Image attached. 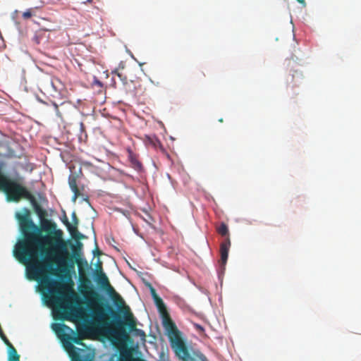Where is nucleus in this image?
Returning <instances> with one entry per match:
<instances>
[{
	"label": "nucleus",
	"mask_w": 361,
	"mask_h": 361,
	"mask_svg": "<svg viewBox=\"0 0 361 361\" xmlns=\"http://www.w3.org/2000/svg\"><path fill=\"white\" fill-rule=\"evenodd\" d=\"M16 218L23 238L16 244L13 255L20 263L26 265L30 279L54 270L51 257L52 252L59 254L60 264L65 263L69 256L67 243L62 238L63 232L56 230V224L45 220L42 228L51 234L42 238L41 230L33 222L27 208H23L22 212H16Z\"/></svg>",
	"instance_id": "nucleus-1"
},
{
	"label": "nucleus",
	"mask_w": 361,
	"mask_h": 361,
	"mask_svg": "<svg viewBox=\"0 0 361 361\" xmlns=\"http://www.w3.org/2000/svg\"><path fill=\"white\" fill-rule=\"evenodd\" d=\"M161 316L163 326L167 331L171 347L176 355L182 361H206V357L201 353H194L192 355L190 354L186 344L182 339L177 326L169 313L166 312Z\"/></svg>",
	"instance_id": "nucleus-2"
},
{
	"label": "nucleus",
	"mask_w": 361,
	"mask_h": 361,
	"mask_svg": "<svg viewBox=\"0 0 361 361\" xmlns=\"http://www.w3.org/2000/svg\"><path fill=\"white\" fill-rule=\"evenodd\" d=\"M112 315L114 318L113 325L114 326L112 330L113 334L115 336L121 337V338H127L128 334L124 328V324L128 326L129 329L130 331H134L137 335H142L145 336V333L143 331L138 329L136 328L135 322L133 319V315L131 314H129L128 317H126V322L124 323L121 318V316L116 312L113 311L110 307Z\"/></svg>",
	"instance_id": "nucleus-3"
},
{
	"label": "nucleus",
	"mask_w": 361,
	"mask_h": 361,
	"mask_svg": "<svg viewBox=\"0 0 361 361\" xmlns=\"http://www.w3.org/2000/svg\"><path fill=\"white\" fill-rule=\"evenodd\" d=\"M42 286L49 292L53 298L54 294L62 295V293L57 288L59 286V283L54 279H50L47 276H44L41 279Z\"/></svg>",
	"instance_id": "nucleus-4"
},
{
	"label": "nucleus",
	"mask_w": 361,
	"mask_h": 361,
	"mask_svg": "<svg viewBox=\"0 0 361 361\" xmlns=\"http://www.w3.org/2000/svg\"><path fill=\"white\" fill-rule=\"evenodd\" d=\"M68 184L69 186L73 192V196L72 197V201L73 202H75L77 198L79 197H83L84 195L82 192V190H83L84 187L82 186L81 188H79L77 184V178L76 176L71 175L68 178Z\"/></svg>",
	"instance_id": "nucleus-5"
},
{
	"label": "nucleus",
	"mask_w": 361,
	"mask_h": 361,
	"mask_svg": "<svg viewBox=\"0 0 361 361\" xmlns=\"http://www.w3.org/2000/svg\"><path fill=\"white\" fill-rule=\"evenodd\" d=\"M1 339L8 348V361H20V355L7 337L6 336H1Z\"/></svg>",
	"instance_id": "nucleus-6"
},
{
	"label": "nucleus",
	"mask_w": 361,
	"mask_h": 361,
	"mask_svg": "<svg viewBox=\"0 0 361 361\" xmlns=\"http://www.w3.org/2000/svg\"><path fill=\"white\" fill-rule=\"evenodd\" d=\"M231 246L229 238H226L220 245L221 264L224 266L227 262L228 251Z\"/></svg>",
	"instance_id": "nucleus-7"
},
{
	"label": "nucleus",
	"mask_w": 361,
	"mask_h": 361,
	"mask_svg": "<svg viewBox=\"0 0 361 361\" xmlns=\"http://www.w3.org/2000/svg\"><path fill=\"white\" fill-rule=\"evenodd\" d=\"M63 224L67 227L68 231L71 235L72 238H75L77 240L85 239L87 237L83 234L80 233L78 228L75 226H72L71 224L68 221L67 217H65V220L63 221Z\"/></svg>",
	"instance_id": "nucleus-8"
},
{
	"label": "nucleus",
	"mask_w": 361,
	"mask_h": 361,
	"mask_svg": "<svg viewBox=\"0 0 361 361\" xmlns=\"http://www.w3.org/2000/svg\"><path fill=\"white\" fill-rule=\"evenodd\" d=\"M128 153L131 166L137 171H141L142 170V164L139 161L137 156L130 149L128 150Z\"/></svg>",
	"instance_id": "nucleus-9"
},
{
	"label": "nucleus",
	"mask_w": 361,
	"mask_h": 361,
	"mask_svg": "<svg viewBox=\"0 0 361 361\" xmlns=\"http://www.w3.org/2000/svg\"><path fill=\"white\" fill-rule=\"evenodd\" d=\"M51 105L56 112L58 117L62 118L63 115L66 113V107L70 106V103L68 102H63L60 104H58L55 102H51Z\"/></svg>",
	"instance_id": "nucleus-10"
},
{
	"label": "nucleus",
	"mask_w": 361,
	"mask_h": 361,
	"mask_svg": "<svg viewBox=\"0 0 361 361\" xmlns=\"http://www.w3.org/2000/svg\"><path fill=\"white\" fill-rule=\"evenodd\" d=\"M98 283L103 288L108 289L110 293L115 292L114 289L111 286L108 278L103 272L98 273Z\"/></svg>",
	"instance_id": "nucleus-11"
},
{
	"label": "nucleus",
	"mask_w": 361,
	"mask_h": 361,
	"mask_svg": "<svg viewBox=\"0 0 361 361\" xmlns=\"http://www.w3.org/2000/svg\"><path fill=\"white\" fill-rule=\"evenodd\" d=\"M154 302L161 314L168 312L163 300L159 296L154 298Z\"/></svg>",
	"instance_id": "nucleus-12"
},
{
	"label": "nucleus",
	"mask_w": 361,
	"mask_h": 361,
	"mask_svg": "<svg viewBox=\"0 0 361 361\" xmlns=\"http://www.w3.org/2000/svg\"><path fill=\"white\" fill-rule=\"evenodd\" d=\"M31 204L33 205L34 208H35V210L36 212V213L37 214V215L40 217V218H43L45 215H46V211L44 210L40 206L39 204L37 203L35 197H34V200H33V202H30Z\"/></svg>",
	"instance_id": "nucleus-13"
},
{
	"label": "nucleus",
	"mask_w": 361,
	"mask_h": 361,
	"mask_svg": "<svg viewBox=\"0 0 361 361\" xmlns=\"http://www.w3.org/2000/svg\"><path fill=\"white\" fill-rule=\"evenodd\" d=\"M95 316L97 317L98 320L103 324L105 323V321L107 319V314L101 307H98L97 308L95 311Z\"/></svg>",
	"instance_id": "nucleus-14"
},
{
	"label": "nucleus",
	"mask_w": 361,
	"mask_h": 361,
	"mask_svg": "<svg viewBox=\"0 0 361 361\" xmlns=\"http://www.w3.org/2000/svg\"><path fill=\"white\" fill-rule=\"evenodd\" d=\"M218 233L222 236H226L228 234V228L226 224L221 223L220 226L217 228Z\"/></svg>",
	"instance_id": "nucleus-15"
},
{
	"label": "nucleus",
	"mask_w": 361,
	"mask_h": 361,
	"mask_svg": "<svg viewBox=\"0 0 361 361\" xmlns=\"http://www.w3.org/2000/svg\"><path fill=\"white\" fill-rule=\"evenodd\" d=\"M69 329L66 324H56L54 327V331L58 334L63 333L65 331V329Z\"/></svg>",
	"instance_id": "nucleus-16"
},
{
	"label": "nucleus",
	"mask_w": 361,
	"mask_h": 361,
	"mask_svg": "<svg viewBox=\"0 0 361 361\" xmlns=\"http://www.w3.org/2000/svg\"><path fill=\"white\" fill-rule=\"evenodd\" d=\"M71 217H72V221H73V224H71L72 226H75L76 228H78V226L79 224V219H78L76 214L75 212H73Z\"/></svg>",
	"instance_id": "nucleus-17"
},
{
	"label": "nucleus",
	"mask_w": 361,
	"mask_h": 361,
	"mask_svg": "<svg viewBox=\"0 0 361 361\" xmlns=\"http://www.w3.org/2000/svg\"><path fill=\"white\" fill-rule=\"evenodd\" d=\"M32 16V13H31V10L30 9H27V11H25V12L23 13V18L24 19H28L30 18H31Z\"/></svg>",
	"instance_id": "nucleus-18"
},
{
	"label": "nucleus",
	"mask_w": 361,
	"mask_h": 361,
	"mask_svg": "<svg viewBox=\"0 0 361 361\" xmlns=\"http://www.w3.org/2000/svg\"><path fill=\"white\" fill-rule=\"evenodd\" d=\"M149 289H150V293H151L152 297V298L154 300V298H157L159 295H157L154 288L152 287L151 284H149Z\"/></svg>",
	"instance_id": "nucleus-19"
},
{
	"label": "nucleus",
	"mask_w": 361,
	"mask_h": 361,
	"mask_svg": "<svg viewBox=\"0 0 361 361\" xmlns=\"http://www.w3.org/2000/svg\"><path fill=\"white\" fill-rule=\"evenodd\" d=\"M71 341L75 343V344H78V345H83L82 342V339L80 338H79L78 336H73L71 338Z\"/></svg>",
	"instance_id": "nucleus-20"
},
{
	"label": "nucleus",
	"mask_w": 361,
	"mask_h": 361,
	"mask_svg": "<svg viewBox=\"0 0 361 361\" xmlns=\"http://www.w3.org/2000/svg\"><path fill=\"white\" fill-rule=\"evenodd\" d=\"M96 268H97V271L99 273L103 272L102 271V262L100 259L97 260V262L96 263Z\"/></svg>",
	"instance_id": "nucleus-21"
},
{
	"label": "nucleus",
	"mask_w": 361,
	"mask_h": 361,
	"mask_svg": "<svg viewBox=\"0 0 361 361\" xmlns=\"http://www.w3.org/2000/svg\"><path fill=\"white\" fill-rule=\"evenodd\" d=\"M194 327L197 331H198L200 333H203L204 331V329L200 324L195 323L194 324Z\"/></svg>",
	"instance_id": "nucleus-22"
},
{
	"label": "nucleus",
	"mask_w": 361,
	"mask_h": 361,
	"mask_svg": "<svg viewBox=\"0 0 361 361\" xmlns=\"http://www.w3.org/2000/svg\"><path fill=\"white\" fill-rule=\"evenodd\" d=\"M102 252L99 250V248L97 247L96 249L94 250V255L99 256L101 255Z\"/></svg>",
	"instance_id": "nucleus-23"
},
{
	"label": "nucleus",
	"mask_w": 361,
	"mask_h": 361,
	"mask_svg": "<svg viewBox=\"0 0 361 361\" xmlns=\"http://www.w3.org/2000/svg\"><path fill=\"white\" fill-rule=\"evenodd\" d=\"M112 73L116 75L118 77L121 78V73L118 72V69L114 70V71H112Z\"/></svg>",
	"instance_id": "nucleus-24"
},
{
	"label": "nucleus",
	"mask_w": 361,
	"mask_h": 361,
	"mask_svg": "<svg viewBox=\"0 0 361 361\" xmlns=\"http://www.w3.org/2000/svg\"><path fill=\"white\" fill-rule=\"evenodd\" d=\"M76 262H77V264H78V267H79V271H80V273H81V269H80V264H81V262H80V258L76 259Z\"/></svg>",
	"instance_id": "nucleus-25"
},
{
	"label": "nucleus",
	"mask_w": 361,
	"mask_h": 361,
	"mask_svg": "<svg viewBox=\"0 0 361 361\" xmlns=\"http://www.w3.org/2000/svg\"><path fill=\"white\" fill-rule=\"evenodd\" d=\"M80 130H81L82 131H83V130H84V128H85V126H84V123H83L82 122H80Z\"/></svg>",
	"instance_id": "nucleus-26"
},
{
	"label": "nucleus",
	"mask_w": 361,
	"mask_h": 361,
	"mask_svg": "<svg viewBox=\"0 0 361 361\" xmlns=\"http://www.w3.org/2000/svg\"><path fill=\"white\" fill-rule=\"evenodd\" d=\"M82 246V244L80 242L78 241L77 243V249L78 248L80 250Z\"/></svg>",
	"instance_id": "nucleus-27"
},
{
	"label": "nucleus",
	"mask_w": 361,
	"mask_h": 361,
	"mask_svg": "<svg viewBox=\"0 0 361 361\" xmlns=\"http://www.w3.org/2000/svg\"><path fill=\"white\" fill-rule=\"evenodd\" d=\"M73 253H74V255H78V256H80V254H78V252H77V251H78L77 247H74V248L73 249Z\"/></svg>",
	"instance_id": "nucleus-28"
},
{
	"label": "nucleus",
	"mask_w": 361,
	"mask_h": 361,
	"mask_svg": "<svg viewBox=\"0 0 361 361\" xmlns=\"http://www.w3.org/2000/svg\"><path fill=\"white\" fill-rule=\"evenodd\" d=\"M96 83H97V85H99V86H100V87H102V82H101L100 81H99V80H97V81H96Z\"/></svg>",
	"instance_id": "nucleus-29"
},
{
	"label": "nucleus",
	"mask_w": 361,
	"mask_h": 361,
	"mask_svg": "<svg viewBox=\"0 0 361 361\" xmlns=\"http://www.w3.org/2000/svg\"><path fill=\"white\" fill-rule=\"evenodd\" d=\"M6 336L4 332H3V330H0V337L1 338V336Z\"/></svg>",
	"instance_id": "nucleus-30"
},
{
	"label": "nucleus",
	"mask_w": 361,
	"mask_h": 361,
	"mask_svg": "<svg viewBox=\"0 0 361 361\" xmlns=\"http://www.w3.org/2000/svg\"><path fill=\"white\" fill-rule=\"evenodd\" d=\"M299 3L300 4H304L305 3V0H297Z\"/></svg>",
	"instance_id": "nucleus-31"
},
{
	"label": "nucleus",
	"mask_w": 361,
	"mask_h": 361,
	"mask_svg": "<svg viewBox=\"0 0 361 361\" xmlns=\"http://www.w3.org/2000/svg\"><path fill=\"white\" fill-rule=\"evenodd\" d=\"M92 294L94 295H97V293L95 292H94V291H92Z\"/></svg>",
	"instance_id": "nucleus-32"
},
{
	"label": "nucleus",
	"mask_w": 361,
	"mask_h": 361,
	"mask_svg": "<svg viewBox=\"0 0 361 361\" xmlns=\"http://www.w3.org/2000/svg\"><path fill=\"white\" fill-rule=\"evenodd\" d=\"M219 122H221V123H222V122L224 121H223V118H220V119L219 120Z\"/></svg>",
	"instance_id": "nucleus-33"
},
{
	"label": "nucleus",
	"mask_w": 361,
	"mask_h": 361,
	"mask_svg": "<svg viewBox=\"0 0 361 361\" xmlns=\"http://www.w3.org/2000/svg\"><path fill=\"white\" fill-rule=\"evenodd\" d=\"M92 0H87V2H92Z\"/></svg>",
	"instance_id": "nucleus-34"
}]
</instances>
